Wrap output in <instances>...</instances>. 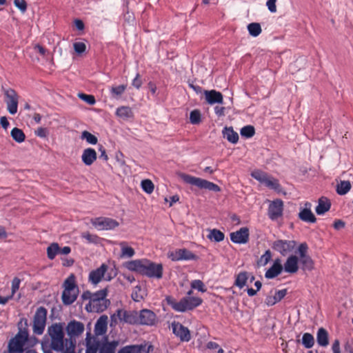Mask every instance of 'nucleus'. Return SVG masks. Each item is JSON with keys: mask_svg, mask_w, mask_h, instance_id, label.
Here are the masks:
<instances>
[{"mask_svg": "<svg viewBox=\"0 0 353 353\" xmlns=\"http://www.w3.org/2000/svg\"><path fill=\"white\" fill-rule=\"evenodd\" d=\"M117 115L123 119H129L132 117V112L130 108L122 106L117 109Z\"/></svg>", "mask_w": 353, "mask_h": 353, "instance_id": "ea45409f", "label": "nucleus"}, {"mask_svg": "<svg viewBox=\"0 0 353 353\" xmlns=\"http://www.w3.org/2000/svg\"><path fill=\"white\" fill-rule=\"evenodd\" d=\"M108 269V265L103 263L99 268L92 270L89 273L88 281L96 286L103 279L107 281H110L113 276L110 273H107Z\"/></svg>", "mask_w": 353, "mask_h": 353, "instance_id": "9d476101", "label": "nucleus"}, {"mask_svg": "<svg viewBox=\"0 0 353 353\" xmlns=\"http://www.w3.org/2000/svg\"><path fill=\"white\" fill-rule=\"evenodd\" d=\"M316 341L319 345L326 347L329 344L328 332L323 328L320 327L316 334Z\"/></svg>", "mask_w": 353, "mask_h": 353, "instance_id": "c85d7f7f", "label": "nucleus"}, {"mask_svg": "<svg viewBox=\"0 0 353 353\" xmlns=\"http://www.w3.org/2000/svg\"><path fill=\"white\" fill-rule=\"evenodd\" d=\"M179 176L185 183L196 186L200 189L208 190L214 192H219L221 191V188L218 185L205 179L193 176L185 173H180Z\"/></svg>", "mask_w": 353, "mask_h": 353, "instance_id": "423d86ee", "label": "nucleus"}, {"mask_svg": "<svg viewBox=\"0 0 353 353\" xmlns=\"http://www.w3.org/2000/svg\"><path fill=\"white\" fill-rule=\"evenodd\" d=\"M138 312L136 310H126L123 309H118L116 312L111 316V325L113 322L117 323V319L120 322L128 323L130 325H137Z\"/></svg>", "mask_w": 353, "mask_h": 353, "instance_id": "6e6552de", "label": "nucleus"}, {"mask_svg": "<svg viewBox=\"0 0 353 353\" xmlns=\"http://www.w3.org/2000/svg\"><path fill=\"white\" fill-rule=\"evenodd\" d=\"M82 238L85 239L88 243H97L99 238L96 234H92L89 232H83L81 234Z\"/></svg>", "mask_w": 353, "mask_h": 353, "instance_id": "3c124183", "label": "nucleus"}, {"mask_svg": "<svg viewBox=\"0 0 353 353\" xmlns=\"http://www.w3.org/2000/svg\"><path fill=\"white\" fill-rule=\"evenodd\" d=\"M296 245V241L279 239L274 241L272 248L279 252L282 256H286L292 252Z\"/></svg>", "mask_w": 353, "mask_h": 353, "instance_id": "ddd939ff", "label": "nucleus"}, {"mask_svg": "<svg viewBox=\"0 0 353 353\" xmlns=\"http://www.w3.org/2000/svg\"><path fill=\"white\" fill-rule=\"evenodd\" d=\"M128 268L130 270L137 272L149 278L160 279L163 276L162 264L155 263L146 259L130 261Z\"/></svg>", "mask_w": 353, "mask_h": 353, "instance_id": "f03ea898", "label": "nucleus"}, {"mask_svg": "<svg viewBox=\"0 0 353 353\" xmlns=\"http://www.w3.org/2000/svg\"><path fill=\"white\" fill-rule=\"evenodd\" d=\"M119 245L121 250V257L131 258L134 255L135 252L134 249L128 246L125 241H121L119 243Z\"/></svg>", "mask_w": 353, "mask_h": 353, "instance_id": "7c9ffc66", "label": "nucleus"}, {"mask_svg": "<svg viewBox=\"0 0 353 353\" xmlns=\"http://www.w3.org/2000/svg\"><path fill=\"white\" fill-rule=\"evenodd\" d=\"M66 331L69 339H65V350L64 353H75L76 340L75 337L80 336L84 331V325L79 321H72L67 327Z\"/></svg>", "mask_w": 353, "mask_h": 353, "instance_id": "20e7f679", "label": "nucleus"}, {"mask_svg": "<svg viewBox=\"0 0 353 353\" xmlns=\"http://www.w3.org/2000/svg\"><path fill=\"white\" fill-rule=\"evenodd\" d=\"M27 337L20 333L12 339L8 344V353H23Z\"/></svg>", "mask_w": 353, "mask_h": 353, "instance_id": "2eb2a0df", "label": "nucleus"}, {"mask_svg": "<svg viewBox=\"0 0 353 353\" xmlns=\"http://www.w3.org/2000/svg\"><path fill=\"white\" fill-rule=\"evenodd\" d=\"M73 47L77 54L84 52L86 49V46L83 42H75L73 44Z\"/></svg>", "mask_w": 353, "mask_h": 353, "instance_id": "5fc2aeb1", "label": "nucleus"}, {"mask_svg": "<svg viewBox=\"0 0 353 353\" xmlns=\"http://www.w3.org/2000/svg\"><path fill=\"white\" fill-rule=\"evenodd\" d=\"M125 90H126L125 85L112 86L110 89L111 96L114 98H118L125 92Z\"/></svg>", "mask_w": 353, "mask_h": 353, "instance_id": "37998d69", "label": "nucleus"}, {"mask_svg": "<svg viewBox=\"0 0 353 353\" xmlns=\"http://www.w3.org/2000/svg\"><path fill=\"white\" fill-rule=\"evenodd\" d=\"M93 226L100 230H113L119 225V222L109 217H97L91 219Z\"/></svg>", "mask_w": 353, "mask_h": 353, "instance_id": "f8f14e48", "label": "nucleus"}, {"mask_svg": "<svg viewBox=\"0 0 353 353\" xmlns=\"http://www.w3.org/2000/svg\"><path fill=\"white\" fill-rule=\"evenodd\" d=\"M248 30L252 37H257L261 32V25L259 23H251L248 26Z\"/></svg>", "mask_w": 353, "mask_h": 353, "instance_id": "a19ab883", "label": "nucleus"}, {"mask_svg": "<svg viewBox=\"0 0 353 353\" xmlns=\"http://www.w3.org/2000/svg\"><path fill=\"white\" fill-rule=\"evenodd\" d=\"M251 176L266 187H268V183L272 178V176L268 175L266 172L259 170H254L251 173Z\"/></svg>", "mask_w": 353, "mask_h": 353, "instance_id": "bb28decb", "label": "nucleus"}, {"mask_svg": "<svg viewBox=\"0 0 353 353\" xmlns=\"http://www.w3.org/2000/svg\"><path fill=\"white\" fill-rule=\"evenodd\" d=\"M141 188L148 194H151L154 191V185L151 180L144 179L141 183Z\"/></svg>", "mask_w": 353, "mask_h": 353, "instance_id": "49530a36", "label": "nucleus"}, {"mask_svg": "<svg viewBox=\"0 0 353 353\" xmlns=\"http://www.w3.org/2000/svg\"><path fill=\"white\" fill-rule=\"evenodd\" d=\"M286 289L278 290L275 292V294L274 296H268L265 298V303L268 306H272L275 305L276 303L279 302L281 299H283L286 295Z\"/></svg>", "mask_w": 353, "mask_h": 353, "instance_id": "393cba45", "label": "nucleus"}, {"mask_svg": "<svg viewBox=\"0 0 353 353\" xmlns=\"http://www.w3.org/2000/svg\"><path fill=\"white\" fill-rule=\"evenodd\" d=\"M345 222L341 220L335 221L334 223V225H333L334 229H336V230L342 229L345 227Z\"/></svg>", "mask_w": 353, "mask_h": 353, "instance_id": "338daca9", "label": "nucleus"}, {"mask_svg": "<svg viewBox=\"0 0 353 353\" xmlns=\"http://www.w3.org/2000/svg\"><path fill=\"white\" fill-rule=\"evenodd\" d=\"M190 121L192 124L196 125L201 123V112L199 110H194L190 112Z\"/></svg>", "mask_w": 353, "mask_h": 353, "instance_id": "09e8293b", "label": "nucleus"}, {"mask_svg": "<svg viewBox=\"0 0 353 353\" xmlns=\"http://www.w3.org/2000/svg\"><path fill=\"white\" fill-rule=\"evenodd\" d=\"M283 268L280 259H276L272 266L265 272V277L268 279H274L279 276L283 271Z\"/></svg>", "mask_w": 353, "mask_h": 353, "instance_id": "412c9836", "label": "nucleus"}, {"mask_svg": "<svg viewBox=\"0 0 353 353\" xmlns=\"http://www.w3.org/2000/svg\"><path fill=\"white\" fill-rule=\"evenodd\" d=\"M202 302V299L199 297L185 296L182 298L179 301H169L168 303L174 310L183 312L194 309L195 307L199 306Z\"/></svg>", "mask_w": 353, "mask_h": 353, "instance_id": "0eeeda50", "label": "nucleus"}, {"mask_svg": "<svg viewBox=\"0 0 353 353\" xmlns=\"http://www.w3.org/2000/svg\"><path fill=\"white\" fill-rule=\"evenodd\" d=\"M333 353H341L340 350V342L338 339H336L332 346Z\"/></svg>", "mask_w": 353, "mask_h": 353, "instance_id": "69168bd1", "label": "nucleus"}, {"mask_svg": "<svg viewBox=\"0 0 353 353\" xmlns=\"http://www.w3.org/2000/svg\"><path fill=\"white\" fill-rule=\"evenodd\" d=\"M283 202L281 199H276L270 203L268 207V216L272 220H276L283 214Z\"/></svg>", "mask_w": 353, "mask_h": 353, "instance_id": "f3484780", "label": "nucleus"}, {"mask_svg": "<svg viewBox=\"0 0 353 353\" xmlns=\"http://www.w3.org/2000/svg\"><path fill=\"white\" fill-rule=\"evenodd\" d=\"M47 310L41 306L37 308L33 319V332L41 335L45 330L47 320Z\"/></svg>", "mask_w": 353, "mask_h": 353, "instance_id": "1a4fd4ad", "label": "nucleus"}, {"mask_svg": "<svg viewBox=\"0 0 353 353\" xmlns=\"http://www.w3.org/2000/svg\"><path fill=\"white\" fill-rule=\"evenodd\" d=\"M272 253L270 250H268L265 253L261 256L260 259L257 261L259 266H265L271 260Z\"/></svg>", "mask_w": 353, "mask_h": 353, "instance_id": "a18cd8bd", "label": "nucleus"}, {"mask_svg": "<svg viewBox=\"0 0 353 353\" xmlns=\"http://www.w3.org/2000/svg\"><path fill=\"white\" fill-rule=\"evenodd\" d=\"M1 89L6 97L5 101L7 105L8 111L11 114H15L18 110L19 95L16 91L12 88L6 89L2 87Z\"/></svg>", "mask_w": 353, "mask_h": 353, "instance_id": "9b49d317", "label": "nucleus"}, {"mask_svg": "<svg viewBox=\"0 0 353 353\" xmlns=\"http://www.w3.org/2000/svg\"><path fill=\"white\" fill-rule=\"evenodd\" d=\"M307 245L305 243H301L298 248V254H299L300 259L308 256L307 254Z\"/></svg>", "mask_w": 353, "mask_h": 353, "instance_id": "13d9d810", "label": "nucleus"}, {"mask_svg": "<svg viewBox=\"0 0 353 353\" xmlns=\"http://www.w3.org/2000/svg\"><path fill=\"white\" fill-rule=\"evenodd\" d=\"M190 286L192 289L197 290L201 292H205L207 290L203 282L199 279L192 281Z\"/></svg>", "mask_w": 353, "mask_h": 353, "instance_id": "de8ad7c7", "label": "nucleus"}, {"mask_svg": "<svg viewBox=\"0 0 353 353\" xmlns=\"http://www.w3.org/2000/svg\"><path fill=\"white\" fill-rule=\"evenodd\" d=\"M169 257L172 261H188L194 260L196 259V256L194 254L185 248L177 249L170 252L169 254Z\"/></svg>", "mask_w": 353, "mask_h": 353, "instance_id": "a211bd4d", "label": "nucleus"}, {"mask_svg": "<svg viewBox=\"0 0 353 353\" xmlns=\"http://www.w3.org/2000/svg\"><path fill=\"white\" fill-rule=\"evenodd\" d=\"M230 239L234 243L244 244L249 241V230L246 227L230 233Z\"/></svg>", "mask_w": 353, "mask_h": 353, "instance_id": "6ab92c4d", "label": "nucleus"}, {"mask_svg": "<svg viewBox=\"0 0 353 353\" xmlns=\"http://www.w3.org/2000/svg\"><path fill=\"white\" fill-rule=\"evenodd\" d=\"M137 325H154L157 322V315L148 309H143L137 314Z\"/></svg>", "mask_w": 353, "mask_h": 353, "instance_id": "4468645a", "label": "nucleus"}, {"mask_svg": "<svg viewBox=\"0 0 353 353\" xmlns=\"http://www.w3.org/2000/svg\"><path fill=\"white\" fill-rule=\"evenodd\" d=\"M302 344L305 348H311L314 344V339L310 333H305L302 337Z\"/></svg>", "mask_w": 353, "mask_h": 353, "instance_id": "79ce46f5", "label": "nucleus"}, {"mask_svg": "<svg viewBox=\"0 0 353 353\" xmlns=\"http://www.w3.org/2000/svg\"><path fill=\"white\" fill-rule=\"evenodd\" d=\"M14 4L22 13H25L27 10V3L25 0H14Z\"/></svg>", "mask_w": 353, "mask_h": 353, "instance_id": "864d4df0", "label": "nucleus"}, {"mask_svg": "<svg viewBox=\"0 0 353 353\" xmlns=\"http://www.w3.org/2000/svg\"><path fill=\"white\" fill-rule=\"evenodd\" d=\"M351 188V183L349 181H341L336 185V191L339 195L347 194Z\"/></svg>", "mask_w": 353, "mask_h": 353, "instance_id": "f704fd0d", "label": "nucleus"}, {"mask_svg": "<svg viewBox=\"0 0 353 353\" xmlns=\"http://www.w3.org/2000/svg\"><path fill=\"white\" fill-rule=\"evenodd\" d=\"M300 263L301 264V268L305 271H311L314 268V261L309 255L300 259Z\"/></svg>", "mask_w": 353, "mask_h": 353, "instance_id": "e433bc0d", "label": "nucleus"}, {"mask_svg": "<svg viewBox=\"0 0 353 353\" xmlns=\"http://www.w3.org/2000/svg\"><path fill=\"white\" fill-rule=\"evenodd\" d=\"M132 84L137 89H139L141 88L142 85V81L140 79V75L139 74H137L135 78L132 81Z\"/></svg>", "mask_w": 353, "mask_h": 353, "instance_id": "680f3d73", "label": "nucleus"}, {"mask_svg": "<svg viewBox=\"0 0 353 353\" xmlns=\"http://www.w3.org/2000/svg\"><path fill=\"white\" fill-rule=\"evenodd\" d=\"M79 96L82 100L90 105H94L96 102L95 99L92 95L80 94Z\"/></svg>", "mask_w": 353, "mask_h": 353, "instance_id": "4d7b16f0", "label": "nucleus"}, {"mask_svg": "<svg viewBox=\"0 0 353 353\" xmlns=\"http://www.w3.org/2000/svg\"><path fill=\"white\" fill-rule=\"evenodd\" d=\"M81 138L85 139L88 143L95 145L97 143V137L90 132L85 130L81 133Z\"/></svg>", "mask_w": 353, "mask_h": 353, "instance_id": "c03bdc74", "label": "nucleus"}, {"mask_svg": "<svg viewBox=\"0 0 353 353\" xmlns=\"http://www.w3.org/2000/svg\"><path fill=\"white\" fill-rule=\"evenodd\" d=\"M141 288L139 287H136L135 290L132 294V299L137 302L140 301L143 299V296L139 294L138 291H140Z\"/></svg>", "mask_w": 353, "mask_h": 353, "instance_id": "052dcab7", "label": "nucleus"}, {"mask_svg": "<svg viewBox=\"0 0 353 353\" xmlns=\"http://www.w3.org/2000/svg\"><path fill=\"white\" fill-rule=\"evenodd\" d=\"M118 345L119 342L117 341L103 343L100 347L99 353H115V350Z\"/></svg>", "mask_w": 353, "mask_h": 353, "instance_id": "473e14b6", "label": "nucleus"}, {"mask_svg": "<svg viewBox=\"0 0 353 353\" xmlns=\"http://www.w3.org/2000/svg\"><path fill=\"white\" fill-rule=\"evenodd\" d=\"M35 134L37 136L45 138L47 136V130L44 128H39L36 131Z\"/></svg>", "mask_w": 353, "mask_h": 353, "instance_id": "0e129e2a", "label": "nucleus"}, {"mask_svg": "<svg viewBox=\"0 0 353 353\" xmlns=\"http://www.w3.org/2000/svg\"><path fill=\"white\" fill-rule=\"evenodd\" d=\"M255 133L254 128L252 125H246L241 128V134L246 138H250Z\"/></svg>", "mask_w": 353, "mask_h": 353, "instance_id": "8fccbe9b", "label": "nucleus"}, {"mask_svg": "<svg viewBox=\"0 0 353 353\" xmlns=\"http://www.w3.org/2000/svg\"><path fill=\"white\" fill-rule=\"evenodd\" d=\"M223 134L224 138L232 143H236L239 141V135L232 127H225L223 130Z\"/></svg>", "mask_w": 353, "mask_h": 353, "instance_id": "c756f323", "label": "nucleus"}, {"mask_svg": "<svg viewBox=\"0 0 353 353\" xmlns=\"http://www.w3.org/2000/svg\"><path fill=\"white\" fill-rule=\"evenodd\" d=\"M145 345H127L122 347L118 353H141L145 350Z\"/></svg>", "mask_w": 353, "mask_h": 353, "instance_id": "2f4dec72", "label": "nucleus"}, {"mask_svg": "<svg viewBox=\"0 0 353 353\" xmlns=\"http://www.w3.org/2000/svg\"><path fill=\"white\" fill-rule=\"evenodd\" d=\"M11 137L17 143H22L26 139V135L23 132L18 128H14L12 130Z\"/></svg>", "mask_w": 353, "mask_h": 353, "instance_id": "58836bf2", "label": "nucleus"}, {"mask_svg": "<svg viewBox=\"0 0 353 353\" xmlns=\"http://www.w3.org/2000/svg\"><path fill=\"white\" fill-rule=\"evenodd\" d=\"M61 296L63 303L65 305H71L76 301L79 294V288L75 283V278L73 274L65 280Z\"/></svg>", "mask_w": 353, "mask_h": 353, "instance_id": "39448f33", "label": "nucleus"}, {"mask_svg": "<svg viewBox=\"0 0 353 353\" xmlns=\"http://www.w3.org/2000/svg\"><path fill=\"white\" fill-rule=\"evenodd\" d=\"M20 283H21V279H19L18 277H14L12 279V287H11V290H12L11 295L12 296H13L17 292V291L19 290Z\"/></svg>", "mask_w": 353, "mask_h": 353, "instance_id": "6e6d98bb", "label": "nucleus"}, {"mask_svg": "<svg viewBox=\"0 0 353 353\" xmlns=\"http://www.w3.org/2000/svg\"><path fill=\"white\" fill-rule=\"evenodd\" d=\"M108 289L103 288L96 292H91L88 290L85 291L81 294V299L83 301H88L85 305V309L88 312H102L105 311L110 304V301L107 299Z\"/></svg>", "mask_w": 353, "mask_h": 353, "instance_id": "f257e3e1", "label": "nucleus"}, {"mask_svg": "<svg viewBox=\"0 0 353 353\" xmlns=\"http://www.w3.org/2000/svg\"><path fill=\"white\" fill-rule=\"evenodd\" d=\"M48 334L50 337V347L57 352L65 350L63 327L61 323H53L48 328Z\"/></svg>", "mask_w": 353, "mask_h": 353, "instance_id": "7ed1b4c3", "label": "nucleus"}, {"mask_svg": "<svg viewBox=\"0 0 353 353\" xmlns=\"http://www.w3.org/2000/svg\"><path fill=\"white\" fill-rule=\"evenodd\" d=\"M0 123L1 126L6 130L8 128L10 124L6 117H2L0 118Z\"/></svg>", "mask_w": 353, "mask_h": 353, "instance_id": "774afa93", "label": "nucleus"}, {"mask_svg": "<svg viewBox=\"0 0 353 353\" xmlns=\"http://www.w3.org/2000/svg\"><path fill=\"white\" fill-rule=\"evenodd\" d=\"M312 204L310 202H305L304 207L301 208L299 213V218L306 223H314L316 221L314 214L311 210Z\"/></svg>", "mask_w": 353, "mask_h": 353, "instance_id": "aec40b11", "label": "nucleus"}, {"mask_svg": "<svg viewBox=\"0 0 353 353\" xmlns=\"http://www.w3.org/2000/svg\"><path fill=\"white\" fill-rule=\"evenodd\" d=\"M59 254V245L57 243H52L47 248V256L50 260H52Z\"/></svg>", "mask_w": 353, "mask_h": 353, "instance_id": "4c0bfd02", "label": "nucleus"}, {"mask_svg": "<svg viewBox=\"0 0 353 353\" xmlns=\"http://www.w3.org/2000/svg\"><path fill=\"white\" fill-rule=\"evenodd\" d=\"M209 234L207 237L215 242H221L224 239L225 235L224 234L217 229L210 230Z\"/></svg>", "mask_w": 353, "mask_h": 353, "instance_id": "c9c22d12", "label": "nucleus"}, {"mask_svg": "<svg viewBox=\"0 0 353 353\" xmlns=\"http://www.w3.org/2000/svg\"><path fill=\"white\" fill-rule=\"evenodd\" d=\"M248 279L249 273L247 272H241L236 275L234 284L241 289L246 285Z\"/></svg>", "mask_w": 353, "mask_h": 353, "instance_id": "72a5a7b5", "label": "nucleus"}, {"mask_svg": "<svg viewBox=\"0 0 353 353\" xmlns=\"http://www.w3.org/2000/svg\"><path fill=\"white\" fill-rule=\"evenodd\" d=\"M204 94L206 101L210 105L223 103V94L220 92L215 90H205Z\"/></svg>", "mask_w": 353, "mask_h": 353, "instance_id": "4be33fe9", "label": "nucleus"}, {"mask_svg": "<svg viewBox=\"0 0 353 353\" xmlns=\"http://www.w3.org/2000/svg\"><path fill=\"white\" fill-rule=\"evenodd\" d=\"M225 108L223 106L216 105L214 108V112L219 117L225 116Z\"/></svg>", "mask_w": 353, "mask_h": 353, "instance_id": "e2e57ef3", "label": "nucleus"}, {"mask_svg": "<svg viewBox=\"0 0 353 353\" xmlns=\"http://www.w3.org/2000/svg\"><path fill=\"white\" fill-rule=\"evenodd\" d=\"M299 258L295 255L290 256L283 266L285 272L290 274H294L299 270Z\"/></svg>", "mask_w": 353, "mask_h": 353, "instance_id": "5701e85b", "label": "nucleus"}, {"mask_svg": "<svg viewBox=\"0 0 353 353\" xmlns=\"http://www.w3.org/2000/svg\"><path fill=\"white\" fill-rule=\"evenodd\" d=\"M81 159L85 165H91L97 159L96 151L90 148L85 149L83 151Z\"/></svg>", "mask_w": 353, "mask_h": 353, "instance_id": "b1692460", "label": "nucleus"}, {"mask_svg": "<svg viewBox=\"0 0 353 353\" xmlns=\"http://www.w3.org/2000/svg\"><path fill=\"white\" fill-rule=\"evenodd\" d=\"M268 188L274 190L278 192H280L281 191V185L279 183V181L272 176L268 183Z\"/></svg>", "mask_w": 353, "mask_h": 353, "instance_id": "603ef678", "label": "nucleus"}, {"mask_svg": "<svg viewBox=\"0 0 353 353\" xmlns=\"http://www.w3.org/2000/svg\"><path fill=\"white\" fill-rule=\"evenodd\" d=\"M172 332L180 339L181 341L188 342L191 339L190 330L179 322H172L171 324Z\"/></svg>", "mask_w": 353, "mask_h": 353, "instance_id": "dca6fc26", "label": "nucleus"}, {"mask_svg": "<svg viewBox=\"0 0 353 353\" xmlns=\"http://www.w3.org/2000/svg\"><path fill=\"white\" fill-rule=\"evenodd\" d=\"M331 207L330 201L325 197H321L319 199V203L316 207V212L319 215H323L327 212Z\"/></svg>", "mask_w": 353, "mask_h": 353, "instance_id": "cd10ccee", "label": "nucleus"}, {"mask_svg": "<svg viewBox=\"0 0 353 353\" xmlns=\"http://www.w3.org/2000/svg\"><path fill=\"white\" fill-rule=\"evenodd\" d=\"M276 0H268L266 2V6L268 7L270 12L274 13L276 12Z\"/></svg>", "mask_w": 353, "mask_h": 353, "instance_id": "bf43d9fd", "label": "nucleus"}, {"mask_svg": "<svg viewBox=\"0 0 353 353\" xmlns=\"http://www.w3.org/2000/svg\"><path fill=\"white\" fill-rule=\"evenodd\" d=\"M108 316L103 315L97 321L94 325V332L97 335H103L107 331Z\"/></svg>", "mask_w": 353, "mask_h": 353, "instance_id": "a878e982", "label": "nucleus"}]
</instances>
